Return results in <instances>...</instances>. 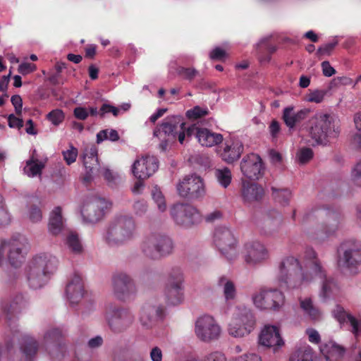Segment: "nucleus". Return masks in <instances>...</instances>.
Instances as JSON below:
<instances>
[{"label": "nucleus", "mask_w": 361, "mask_h": 361, "mask_svg": "<svg viewBox=\"0 0 361 361\" xmlns=\"http://www.w3.org/2000/svg\"><path fill=\"white\" fill-rule=\"evenodd\" d=\"M218 285L223 287L224 295L226 300L235 298L236 289L233 281L223 276L219 279Z\"/></svg>", "instance_id": "nucleus-38"}, {"label": "nucleus", "mask_w": 361, "mask_h": 361, "mask_svg": "<svg viewBox=\"0 0 361 361\" xmlns=\"http://www.w3.org/2000/svg\"><path fill=\"white\" fill-rule=\"evenodd\" d=\"M242 253L245 262L248 265L262 263L269 257L268 250L259 241L246 243Z\"/></svg>", "instance_id": "nucleus-19"}, {"label": "nucleus", "mask_w": 361, "mask_h": 361, "mask_svg": "<svg viewBox=\"0 0 361 361\" xmlns=\"http://www.w3.org/2000/svg\"><path fill=\"white\" fill-rule=\"evenodd\" d=\"M314 152L311 148L303 147L298 153V161L300 164H305L313 158Z\"/></svg>", "instance_id": "nucleus-48"}, {"label": "nucleus", "mask_w": 361, "mask_h": 361, "mask_svg": "<svg viewBox=\"0 0 361 361\" xmlns=\"http://www.w3.org/2000/svg\"><path fill=\"white\" fill-rule=\"evenodd\" d=\"M63 159L68 165H71L75 161L78 156V149L71 146V149L67 151L63 152Z\"/></svg>", "instance_id": "nucleus-52"}, {"label": "nucleus", "mask_w": 361, "mask_h": 361, "mask_svg": "<svg viewBox=\"0 0 361 361\" xmlns=\"http://www.w3.org/2000/svg\"><path fill=\"white\" fill-rule=\"evenodd\" d=\"M214 243L219 252L230 262L237 259V240L232 231L226 227H218L214 233Z\"/></svg>", "instance_id": "nucleus-10"}, {"label": "nucleus", "mask_w": 361, "mask_h": 361, "mask_svg": "<svg viewBox=\"0 0 361 361\" xmlns=\"http://www.w3.org/2000/svg\"><path fill=\"white\" fill-rule=\"evenodd\" d=\"M20 350L26 359L30 360L36 355L39 350V343L33 337L25 335L20 341Z\"/></svg>", "instance_id": "nucleus-36"}, {"label": "nucleus", "mask_w": 361, "mask_h": 361, "mask_svg": "<svg viewBox=\"0 0 361 361\" xmlns=\"http://www.w3.org/2000/svg\"><path fill=\"white\" fill-rule=\"evenodd\" d=\"M63 334L59 328H53L44 334L43 345L51 357L63 355L66 348L63 343Z\"/></svg>", "instance_id": "nucleus-20"}, {"label": "nucleus", "mask_w": 361, "mask_h": 361, "mask_svg": "<svg viewBox=\"0 0 361 361\" xmlns=\"http://www.w3.org/2000/svg\"><path fill=\"white\" fill-rule=\"evenodd\" d=\"M226 55V51L220 47L214 48L209 54L212 60H222Z\"/></svg>", "instance_id": "nucleus-60"}, {"label": "nucleus", "mask_w": 361, "mask_h": 361, "mask_svg": "<svg viewBox=\"0 0 361 361\" xmlns=\"http://www.w3.org/2000/svg\"><path fill=\"white\" fill-rule=\"evenodd\" d=\"M253 303L261 310H279L285 302L283 293L276 288H262L252 296Z\"/></svg>", "instance_id": "nucleus-11"}, {"label": "nucleus", "mask_w": 361, "mask_h": 361, "mask_svg": "<svg viewBox=\"0 0 361 361\" xmlns=\"http://www.w3.org/2000/svg\"><path fill=\"white\" fill-rule=\"evenodd\" d=\"M135 228L133 217L126 215L116 216L109 226L106 241L109 245L123 244L133 238Z\"/></svg>", "instance_id": "nucleus-7"}, {"label": "nucleus", "mask_w": 361, "mask_h": 361, "mask_svg": "<svg viewBox=\"0 0 361 361\" xmlns=\"http://www.w3.org/2000/svg\"><path fill=\"white\" fill-rule=\"evenodd\" d=\"M158 169V160L154 156H145L137 159L133 165V173L137 179H147Z\"/></svg>", "instance_id": "nucleus-24"}, {"label": "nucleus", "mask_w": 361, "mask_h": 361, "mask_svg": "<svg viewBox=\"0 0 361 361\" xmlns=\"http://www.w3.org/2000/svg\"><path fill=\"white\" fill-rule=\"evenodd\" d=\"M47 118L53 125L59 126L63 121L65 115L62 110L56 109L50 111L47 115Z\"/></svg>", "instance_id": "nucleus-45"}, {"label": "nucleus", "mask_w": 361, "mask_h": 361, "mask_svg": "<svg viewBox=\"0 0 361 361\" xmlns=\"http://www.w3.org/2000/svg\"><path fill=\"white\" fill-rule=\"evenodd\" d=\"M255 323L252 311L245 306H239L233 313L228 331L233 337H245L253 331Z\"/></svg>", "instance_id": "nucleus-9"}, {"label": "nucleus", "mask_w": 361, "mask_h": 361, "mask_svg": "<svg viewBox=\"0 0 361 361\" xmlns=\"http://www.w3.org/2000/svg\"><path fill=\"white\" fill-rule=\"evenodd\" d=\"M83 164L85 168V183H90L96 174L99 173L101 166L98 159L97 149L95 146L86 147L83 153Z\"/></svg>", "instance_id": "nucleus-23"}, {"label": "nucleus", "mask_w": 361, "mask_h": 361, "mask_svg": "<svg viewBox=\"0 0 361 361\" xmlns=\"http://www.w3.org/2000/svg\"><path fill=\"white\" fill-rule=\"evenodd\" d=\"M327 91L324 90H315L307 95V101L314 103H320L324 100Z\"/></svg>", "instance_id": "nucleus-49"}, {"label": "nucleus", "mask_w": 361, "mask_h": 361, "mask_svg": "<svg viewBox=\"0 0 361 361\" xmlns=\"http://www.w3.org/2000/svg\"><path fill=\"white\" fill-rule=\"evenodd\" d=\"M264 194L262 186L255 183L243 181L242 196L246 202L260 200Z\"/></svg>", "instance_id": "nucleus-33"}, {"label": "nucleus", "mask_w": 361, "mask_h": 361, "mask_svg": "<svg viewBox=\"0 0 361 361\" xmlns=\"http://www.w3.org/2000/svg\"><path fill=\"white\" fill-rule=\"evenodd\" d=\"M107 207L108 203L104 199L93 197L83 202L80 212L84 221L95 224L103 218Z\"/></svg>", "instance_id": "nucleus-16"}, {"label": "nucleus", "mask_w": 361, "mask_h": 361, "mask_svg": "<svg viewBox=\"0 0 361 361\" xmlns=\"http://www.w3.org/2000/svg\"><path fill=\"white\" fill-rule=\"evenodd\" d=\"M341 214L329 208H314L306 211L302 218L301 224L304 229L309 230V226L318 224L312 230L307 231L308 235L318 242L327 239L338 229Z\"/></svg>", "instance_id": "nucleus-2"}, {"label": "nucleus", "mask_w": 361, "mask_h": 361, "mask_svg": "<svg viewBox=\"0 0 361 361\" xmlns=\"http://www.w3.org/2000/svg\"><path fill=\"white\" fill-rule=\"evenodd\" d=\"M66 244L68 249L75 254H80L82 251V246L78 234L70 232L66 237Z\"/></svg>", "instance_id": "nucleus-41"}, {"label": "nucleus", "mask_w": 361, "mask_h": 361, "mask_svg": "<svg viewBox=\"0 0 361 361\" xmlns=\"http://www.w3.org/2000/svg\"><path fill=\"white\" fill-rule=\"evenodd\" d=\"M338 43V40L334 39L332 42L321 46L317 51V56L318 57H322L323 56L331 55Z\"/></svg>", "instance_id": "nucleus-46"}, {"label": "nucleus", "mask_w": 361, "mask_h": 361, "mask_svg": "<svg viewBox=\"0 0 361 361\" xmlns=\"http://www.w3.org/2000/svg\"><path fill=\"white\" fill-rule=\"evenodd\" d=\"M289 361H313V353L309 346H302L295 350Z\"/></svg>", "instance_id": "nucleus-39"}, {"label": "nucleus", "mask_w": 361, "mask_h": 361, "mask_svg": "<svg viewBox=\"0 0 361 361\" xmlns=\"http://www.w3.org/2000/svg\"><path fill=\"white\" fill-rule=\"evenodd\" d=\"M57 264L56 258L50 255L42 254L35 256L27 269V279L30 287L33 289L42 287L50 275L56 271Z\"/></svg>", "instance_id": "nucleus-3"}, {"label": "nucleus", "mask_w": 361, "mask_h": 361, "mask_svg": "<svg viewBox=\"0 0 361 361\" xmlns=\"http://www.w3.org/2000/svg\"><path fill=\"white\" fill-rule=\"evenodd\" d=\"M259 343L269 348L283 345L279 329L275 326H266L259 335Z\"/></svg>", "instance_id": "nucleus-31"}, {"label": "nucleus", "mask_w": 361, "mask_h": 361, "mask_svg": "<svg viewBox=\"0 0 361 361\" xmlns=\"http://www.w3.org/2000/svg\"><path fill=\"white\" fill-rule=\"evenodd\" d=\"M215 175L219 183L224 188H226L230 185L232 179V175L228 168L224 167L221 169H216L215 171Z\"/></svg>", "instance_id": "nucleus-43"}, {"label": "nucleus", "mask_w": 361, "mask_h": 361, "mask_svg": "<svg viewBox=\"0 0 361 361\" xmlns=\"http://www.w3.org/2000/svg\"><path fill=\"white\" fill-rule=\"evenodd\" d=\"M178 195L190 200H202L206 195L204 180L199 176H185L177 185Z\"/></svg>", "instance_id": "nucleus-12"}, {"label": "nucleus", "mask_w": 361, "mask_h": 361, "mask_svg": "<svg viewBox=\"0 0 361 361\" xmlns=\"http://www.w3.org/2000/svg\"><path fill=\"white\" fill-rule=\"evenodd\" d=\"M300 306L303 310L304 314L312 320H318L320 318L321 312L312 302L311 298H307L300 300Z\"/></svg>", "instance_id": "nucleus-37"}, {"label": "nucleus", "mask_w": 361, "mask_h": 361, "mask_svg": "<svg viewBox=\"0 0 361 361\" xmlns=\"http://www.w3.org/2000/svg\"><path fill=\"white\" fill-rule=\"evenodd\" d=\"M226 357L220 352H214L207 355L202 361H226Z\"/></svg>", "instance_id": "nucleus-63"}, {"label": "nucleus", "mask_w": 361, "mask_h": 361, "mask_svg": "<svg viewBox=\"0 0 361 361\" xmlns=\"http://www.w3.org/2000/svg\"><path fill=\"white\" fill-rule=\"evenodd\" d=\"M303 259L307 271L293 256L286 257L280 262L277 274L280 286L289 290L300 288L311 282L314 276L318 277L322 280L321 296L324 299L327 298L336 288L334 280L326 278V271L312 247L305 249Z\"/></svg>", "instance_id": "nucleus-1"}, {"label": "nucleus", "mask_w": 361, "mask_h": 361, "mask_svg": "<svg viewBox=\"0 0 361 361\" xmlns=\"http://www.w3.org/2000/svg\"><path fill=\"white\" fill-rule=\"evenodd\" d=\"M209 111L207 109H202L199 106H196L187 111V116L189 118L197 119L207 115Z\"/></svg>", "instance_id": "nucleus-50"}, {"label": "nucleus", "mask_w": 361, "mask_h": 361, "mask_svg": "<svg viewBox=\"0 0 361 361\" xmlns=\"http://www.w3.org/2000/svg\"><path fill=\"white\" fill-rule=\"evenodd\" d=\"M180 117L168 116L154 130L153 135L160 141L159 147L161 151H166L171 144L175 142L178 137L180 143L183 144L185 138L184 123H180Z\"/></svg>", "instance_id": "nucleus-5"}, {"label": "nucleus", "mask_w": 361, "mask_h": 361, "mask_svg": "<svg viewBox=\"0 0 361 361\" xmlns=\"http://www.w3.org/2000/svg\"><path fill=\"white\" fill-rule=\"evenodd\" d=\"M28 217L32 222L40 221L42 219V213L38 204H32L29 207Z\"/></svg>", "instance_id": "nucleus-47"}, {"label": "nucleus", "mask_w": 361, "mask_h": 361, "mask_svg": "<svg viewBox=\"0 0 361 361\" xmlns=\"http://www.w3.org/2000/svg\"><path fill=\"white\" fill-rule=\"evenodd\" d=\"M173 249L172 240L160 233L145 236L140 245L142 254L147 258L157 260L170 255Z\"/></svg>", "instance_id": "nucleus-6"}, {"label": "nucleus", "mask_w": 361, "mask_h": 361, "mask_svg": "<svg viewBox=\"0 0 361 361\" xmlns=\"http://www.w3.org/2000/svg\"><path fill=\"white\" fill-rule=\"evenodd\" d=\"M37 67L36 65L32 63H22L19 65L18 71V72L23 75H27L36 71Z\"/></svg>", "instance_id": "nucleus-53"}, {"label": "nucleus", "mask_w": 361, "mask_h": 361, "mask_svg": "<svg viewBox=\"0 0 361 361\" xmlns=\"http://www.w3.org/2000/svg\"><path fill=\"white\" fill-rule=\"evenodd\" d=\"M195 135L198 142L206 147H212L220 144L223 141V136L220 133H214L207 128H199L195 126L189 127L187 130L188 136Z\"/></svg>", "instance_id": "nucleus-25"}, {"label": "nucleus", "mask_w": 361, "mask_h": 361, "mask_svg": "<svg viewBox=\"0 0 361 361\" xmlns=\"http://www.w3.org/2000/svg\"><path fill=\"white\" fill-rule=\"evenodd\" d=\"M183 274L180 268L175 267L170 271L165 286L164 293L167 302L176 305L183 300Z\"/></svg>", "instance_id": "nucleus-15"}, {"label": "nucleus", "mask_w": 361, "mask_h": 361, "mask_svg": "<svg viewBox=\"0 0 361 361\" xmlns=\"http://www.w3.org/2000/svg\"><path fill=\"white\" fill-rule=\"evenodd\" d=\"M66 293L71 304H78L81 300L85 291L83 281L80 275L74 274L73 279L66 286Z\"/></svg>", "instance_id": "nucleus-30"}, {"label": "nucleus", "mask_w": 361, "mask_h": 361, "mask_svg": "<svg viewBox=\"0 0 361 361\" xmlns=\"http://www.w3.org/2000/svg\"><path fill=\"white\" fill-rule=\"evenodd\" d=\"M340 133L339 120L327 114L317 116L310 128L311 137L317 145L324 146L327 145L331 140L336 139Z\"/></svg>", "instance_id": "nucleus-4"}, {"label": "nucleus", "mask_w": 361, "mask_h": 361, "mask_svg": "<svg viewBox=\"0 0 361 361\" xmlns=\"http://www.w3.org/2000/svg\"><path fill=\"white\" fill-rule=\"evenodd\" d=\"M27 301L22 294H18L13 300L5 305H2V313L5 317V319L11 326L13 320L20 311L25 308Z\"/></svg>", "instance_id": "nucleus-27"}, {"label": "nucleus", "mask_w": 361, "mask_h": 361, "mask_svg": "<svg viewBox=\"0 0 361 361\" xmlns=\"http://www.w3.org/2000/svg\"><path fill=\"white\" fill-rule=\"evenodd\" d=\"M234 361H262L261 357L255 354V353H250V354H245L244 355L240 356Z\"/></svg>", "instance_id": "nucleus-64"}, {"label": "nucleus", "mask_w": 361, "mask_h": 361, "mask_svg": "<svg viewBox=\"0 0 361 361\" xmlns=\"http://www.w3.org/2000/svg\"><path fill=\"white\" fill-rule=\"evenodd\" d=\"M8 126L10 128H17L18 129L23 126V121L13 114H10L8 117Z\"/></svg>", "instance_id": "nucleus-58"}, {"label": "nucleus", "mask_w": 361, "mask_h": 361, "mask_svg": "<svg viewBox=\"0 0 361 361\" xmlns=\"http://www.w3.org/2000/svg\"><path fill=\"white\" fill-rule=\"evenodd\" d=\"M44 164L39 161L38 159L31 157L26 161V166L24 168L25 173L30 177H34L42 173Z\"/></svg>", "instance_id": "nucleus-40"}, {"label": "nucleus", "mask_w": 361, "mask_h": 361, "mask_svg": "<svg viewBox=\"0 0 361 361\" xmlns=\"http://www.w3.org/2000/svg\"><path fill=\"white\" fill-rule=\"evenodd\" d=\"M11 102L15 108L16 115L22 114L23 100L20 95L15 94L11 97Z\"/></svg>", "instance_id": "nucleus-55"}, {"label": "nucleus", "mask_w": 361, "mask_h": 361, "mask_svg": "<svg viewBox=\"0 0 361 361\" xmlns=\"http://www.w3.org/2000/svg\"><path fill=\"white\" fill-rule=\"evenodd\" d=\"M195 334L201 341L209 342L219 337L221 328L212 317L204 315L196 321Z\"/></svg>", "instance_id": "nucleus-17"}, {"label": "nucleus", "mask_w": 361, "mask_h": 361, "mask_svg": "<svg viewBox=\"0 0 361 361\" xmlns=\"http://www.w3.org/2000/svg\"><path fill=\"white\" fill-rule=\"evenodd\" d=\"M272 195L274 200L279 203L286 205L291 197V192L288 189H276L271 187Z\"/></svg>", "instance_id": "nucleus-42"}, {"label": "nucleus", "mask_w": 361, "mask_h": 361, "mask_svg": "<svg viewBox=\"0 0 361 361\" xmlns=\"http://www.w3.org/2000/svg\"><path fill=\"white\" fill-rule=\"evenodd\" d=\"M48 227L49 232L54 235L59 234L63 230L64 225L61 207H55L51 212Z\"/></svg>", "instance_id": "nucleus-35"}, {"label": "nucleus", "mask_w": 361, "mask_h": 361, "mask_svg": "<svg viewBox=\"0 0 361 361\" xmlns=\"http://www.w3.org/2000/svg\"><path fill=\"white\" fill-rule=\"evenodd\" d=\"M338 252L339 255L338 263L341 268H346L353 271L361 262V247L356 241L348 240L343 243Z\"/></svg>", "instance_id": "nucleus-14"}, {"label": "nucleus", "mask_w": 361, "mask_h": 361, "mask_svg": "<svg viewBox=\"0 0 361 361\" xmlns=\"http://www.w3.org/2000/svg\"><path fill=\"white\" fill-rule=\"evenodd\" d=\"M324 75L331 77L335 74V69L330 65L328 61H324L321 64Z\"/></svg>", "instance_id": "nucleus-61"}, {"label": "nucleus", "mask_w": 361, "mask_h": 361, "mask_svg": "<svg viewBox=\"0 0 361 361\" xmlns=\"http://www.w3.org/2000/svg\"><path fill=\"white\" fill-rule=\"evenodd\" d=\"M334 315L340 324L348 323L351 327L350 331L355 337L361 336V319L355 318L340 305L334 309Z\"/></svg>", "instance_id": "nucleus-29"}, {"label": "nucleus", "mask_w": 361, "mask_h": 361, "mask_svg": "<svg viewBox=\"0 0 361 361\" xmlns=\"http://www.w3.org/2000/svg\"><path fill=\"white\" fill-rule=\"evenodd\" d=\"M351 175L354 183L361 186V161L355 165Z\"/></svg>", "instance_id": "nucleus-56"}, {"label": "nucleus", "mask_w": 361, "mask_h": 361, "mask_svg": "<svg viewBox=\"0 0 361 361\" xmlns=\"http://www.w3.org/2000/svg\"><path fill=\"white\" fill-rule=\"evenodd\" d=\"M164 315V310L162 307L145 304L140 311V322L143 327L149 329L155 324L157 319H162Z\"/></svg>", "instance_id": "nucleus-26"}, {"label": "nucleus", "mask_w": 361, "mask_h": 361, "mask_svg": "<svg viewBox=\"0 0 361 361\" xmlns=\"http://www.w3.org/2000/svg\"><path fill=\"white\" fill-rule=\"evenodd\" d=\"M112 286L114 295L121 300H126L135 291L133 279L123 272H118L114 274Z\"/></svg>", "instance_id": "nucleus-21"}, {"label": "nucleus", "mask_w": 361, "mask_h": 361, "mask_svg": "<svg viewBox=\"0 0 361 361\" xmlns=\"http://www.w3.org/2000/svg\"><path fill=\"white\" fill-rule=\"evenodd\" d=\"M309 110L304 109L295 112L293 106L286 107L283 111L282 119L289 128H293L295 126L305 120L309 114Z\"/></svg>", "instance_id": "nucleus-32"}, {"label": "nucleus", "mask_w": 361, "mask_h": 361, "mask_svg": "<svg viewBox=\"0 0 361 361\" xmlns=\"http://www.w3.org/2000/svg\"><path fill=\"white\" fill-rule=\"evenodd\" d=\"M100 175L104 176V179L108 182L109 185H112L114 183H115L116 176L109 169L101 167L100 173L96 174V176Z\"/></svg>", "instance_id": "nucleus-54"}, {"label": "nucleus", "mask_w": 361, "mask_h": 361, "mask_svg": "<svg viewBox=\"0 0 361 361\" xmlns=\"http://www.w3.org/2000/svg\"><path fill=\"white\" fill-rule=\"evenodd\" d=\"M177 74L183 80L192 81L198 75L199 71L194 68L178 66L176 68Z\"/></svg>", "instance_id": "nucleus-44"}, {"label": "nucleus", "mask_w": 361, "mask_h": 361, "mask_svg": "<svg viewBox=\"0 0 361 361\" xmlns=\"http://www.w3.org/2000/svg\"><path fill=\"white\" fill-rule=\"evenodd\" d=\"M108 324L115 333L127 330L134 322L133 313L126 308H115L107 314Z\"/></svg>", "instance_id": "nucleus-18"}, {"label": "nucleus", "mask_w": 361, "mask_h": 361, "mask_svg": "<svg viewBox=\"0 0 361 361\" xmlns=\"http://www.w3.org/2000/svg\"><path fill=\"white\" fill-rule=\"evenodd\" d=\"M244 150V146L239 141H226L219 154L223 161L232 164L239 159Z\"/></svg>", "instance_id": "nucleus-28"}, {"label": "nucleus", "mask_w": 361, "mask_h": 361, "mask_svg": "<svg viewBox=\"0 0 361 361\" xmlns=\"http://www.w3.org/2000/svg\"><path fill=\"white\" fill-rule=\"evenodd\" d=\"M133 208L136 214L141 216L147 212V202L145 200L137 201L134 203Z\"/></svg>", "instance_id": "nucleus-59"}, {"label": "nucleus", "mask_w": 361, "mask_h": 361, "mask_svg": "<svg viewBox=\"0 0 361 361\" xmlns=\"http://www.w3.org/2000/svg\"><path fill=\"white\" fill-rule=\"evenodd\" d=\"M170 213L176 224L185 228H190L202 221L200 212L189 204H174Z\"/></svg>", "instance_id": "nucleus-13"}, {"label": "nucleus", "mask_w": 361, "mask_h": 361, "mask_svg": "<svg viewBox=\"0 0 361 361\" xmlns=\"http://www.w3.org/2000/svg\"><path fill=\"white\" fill-rule=\"evenodd\" d=\"M345 351V350L343 346L334 341H329L321 347V352L324 355L326 361H341Z\"/></svg>", "instance_id": "nucleus-34"}, {"label": "nucleus", "mask_w": 361, "mask_h": 361, "mask_svg": "<svg viewBox=\"0 0 361 361\" xmlns=\"http://www.w3.org/2000/svg\"><path fill=\"white\" fill-rule=\"evenodd\" d=\"M119 109L109 104H103L99 109V116L103 118L106 114L111 113L114 116L119 114Z\"/></svg>", "instance_id": "nucleus-51"}, {"label": "nucleus", "mask_w": 361, "mask_h": 361, "mask_svg": "<svg viewBox=\"0 0 361 361\" xmlns=\"http://www.w3.org/2000/svg\"><path fill=\"white\" fill-rule=\"evenodd\" d=\"M240 170L246 178L251 180L259 179L264 173L262 159L254 153L247 154L240 162Z\"/></svg>", "instance_id": "nucleus-22"}, {"label": "nucleus", "mask_w": 361, "mask_h": 361, "mask_svg": "<svg viewBox=\"0 0 361 361\" xmlns=\"http://www.w3.org/2000/svg\"><path fill=\"white\" fill-rule=\"evenodd\" d=\"M27 242L22 235H18L8 240H4L0 245V264L5 259L14 267H20L25 259L27 253Z\"/></svg>", "instance_id": "nucleus-8"}, {"label": "nucleus", "mask_w": 361, "mask_h": 361, "mask_svg": "<svg viewBox=\"0 0 361 361\" xmlns=\"http://www.w3.org/2000/svg\"><path fill=\"white\" fill-rule=\"evenodd\" d=\"M223 214L220 210H214V212L207 214L204 219L208 223H212L222 218Z\"/></svg>", "instance_id": "nucleus-62"}, {"label": "nucleus", "mask_w": 361, "mask_h": 361, "mask_svg": "<svg viewBox=\"0 0 361 361\" xmlns=\"http://www.w3.org/2000/svg\"><path fill=\"white\" fill-rule=\"evenodd\" d=\"M73 115L77 119L84 121L88 117L89 112L86 108L78 106L74 109Z\"/></svg>", "instance_id": "nucleus-57"}]
</instances>
